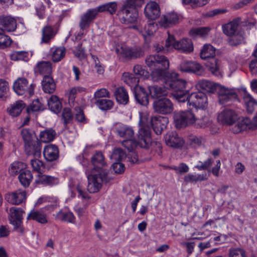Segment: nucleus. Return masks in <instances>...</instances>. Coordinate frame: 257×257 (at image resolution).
I'll return each mask as SVG.
<instances>
[{"mask_svg": "<svg viewBox=\"0 0 257 257\" xmlns=\"http://www.w3.org/2000/svg\"><path fill=\"white\" fill-rule=\"evenodd\" d=\"M36 72H38L41 75H50L52 72V65L49 61L39 62L35 67Z\"/></svg>", "mask_w": 257, "mask_h": 257, "instance_id": "obj_34", "label": "nucleus"}, {"mask_svg": "<svg viewBox=\"0 0 257 257\" xmlns=\"http://www.w3.org/2000/svg\"><path fill=\"white\" fill-rule=\"evenodd\" d=\"M244 95L243 99L245 104L246 110L248 113H252L257 106V101L255 100L250 94H249L245 89H243Z\"/></svg>", "mask_w": 257, "mask_h": 257, "instance_id": "obj_35", "label": "nucleus"}, {"mask_svg": "<svg viewBox=\"0 0 257 257\" xmlns=\"http://www.w3.org/2000/svg\"><path fill=\"white\" fill-rule=\"evenodd\" d=\"M35 182L37 185L53 186L58 184L59 180L57 177L46 175L43 174L42 172L36 176Z\"/></svg>", "mask_w": 257, "mask_h": 257, "instance_id": "obj_26", "label": "nucleus"}, {"mask_svg": "<svg viewBox=\"0 0 257 257\" xmlns=\"http://www.w3.org/2000/svg\"><path fill=\"white\" fill-rule=\"evenodd\" d=\"M213 161L211 158H208L204 163L200 162V164H198L195 166V168L198 170H208L211 167L213 163Z\"/></svg>", "mask_w": 257, "mask_h": 257, "instance_id": "obj_63", "label": "nucleus"}, {"mask_svg": "<svg viewBox=\"0 0 257 257\" xmlns=\"http://www.w3.org/2000/svg\"><path fill=\"white\" fill-rule=\"evenodd\" d=\"M206 67L213 74L216 76L220 75L219 64L218 60L215 58H211L208 59L206 63Z\"/></svg>", "mask_w": 257, "mask_h": 257, "instance_id": "obj_49", "label": "nucleus"}, {"mask_svg": "<svg viewBox=\"0 0 257 257\" xmlns=\"http://www.w3.org/2000/svg\"><path fill=\"white\" fill-rule=\"evenodd\" d=\"M126 158L125 153L120 148H117L113 150L111 155L110 158L116 162H120L123 159Z\"/></svg>", "mask_w": 257, "mask_h": 257, "instance_id": "obj_56", "label": "nucleus"}, {"mask_svg": "<svg viewBox=\"0 0 257 257\" xmlns=\"http://www.w3.org/2000/svg\"><path fill=\"white\" fill-rule=\"evenodd\" d=\"M145 63L151 69L162 66L165 68L169 67V62L167 58L157 54L147 56L145 59Z\"/></svg>", "mask_w": 257, "mask_h": 257, "instance_id": "obj_10", "label": "nucleus"}, {"mask_svg": "<svg viewBox=\"0 0 257 257\" xmlns=\"http://www.w3.org/2000/svg\"><path fill=\"white\" fill-rule=\"evenodd\" d=\"M9 89V83L5 79H0V98L4 99Z\"/></svg>", "mask_w": 257, "mask_h": 257, "instance_id": "obj_61", "label": "nucleus"}, {"mask_svg": "<svg viewBox=\"0 0 257 257\" xmlns=\"http://www.w3.org/2000/svg\"><path fill=\"white\" fill-rule=\"evenodd\" d=\"M95 103L99 109L105 111L111 109L113 106V102L106 99H98Z\"/></svg>", "mask_w": 257, "mask_h": 257, "instance_id": "obj_52", "label": "nucleus"}, {"mask_svg": "<svg viewBox=\"0 0 257 257\" xmlns=\"http://www.w3.org/2000/svg\"><path fill=\"white\" fill-rule=\"evenodd\" d=\"M217 119L221 123L227 125H231L240 121H239V114L235 110L230 108H225L221 111L218 114Z\"/></svg>", "mask_w": 257, "mask_h": 257, "instance_id": "obj_8", "label": "nucleus"}, {"mask_svg": "<svg viewBox=\"0 0 257 257\" xmlns=\"http://www.w3.org/2000/svg\"><path fill=\"white\" fill-rule=\"evenodd\" d=\"M49 108L55 113L60 112L62 108V104L57 96L53 95L48 99Z\"/></svg>", "mask_w": 257, "mask_h": 257, "instance_id": "obj_38", "label": "nucleus"}, {"mask_svg": "<svg viewBox=\"0 0 257 257\" xmlns=\"http://www.w3.org/2000/svg\"><path fill=\"white\" fill-rule=\"evenodd\" d=\"M116 101L123 104H126L128 102L127 92L123 87L117 88L114 92Z\"/></svg>", "mask_w": 257, "mask_h": 257, "instance_id": "obj_40", "label": "nucleus"}, {"mask_svg": "<svg viewBox=\"0 0 257 257\" xmlns=\"http://www.w3.org/2000/svg\"><path fill=\"white\" fill-rule=\"evenodd\" d=\"M26 165L21 162L15 161L10 165L9 168V173L11 175L16 176L26 170Z\"/></svg>", "mask_w": 257, "mask_h": 257, "instance_id": "obj_45", "label": "nucleus"}, {"mask_svg": "<svg viewBox=\"0 0 257 257\" xmlns=\"http://www.w3.org/2000/svg\"><path fill=\"white\" fill-rule=\"evenodd\" d=\"M255 129L257 128V113L251 121L247 117L244 118L241 121L239 122L232 128V132L234 134H237L239 132L245 130L247 128Z\"/></svg>", "mask_w": 257, "mask_h": 257, "instance_id": "obj_16", "label": "nucleus"}, {"mask_svg": "<svg viewBox=\"0 0 257 257\" xmlns=\"http://www.w3.org/2000/svg\"><path fill=\"white\" fill-rule=\"evenodd\" d=\"M140 113H145L147 115V125L148 126L150 134L151 135V126H152L154 131L157 135H160L162 131L166 128L167 124L169 121L168 118L165 116H154L151 118L150 120L149 119V114L147 112H140Z\"/></svg>", "mask_w": 257, "mask_h": 257, "instance_id": "obj_7", "label": "nucleus"}, {"mask_svg": "<svg viewBox=\"0 0 257 257\" xmlns=\"http://www.w3.org/2000/svg\"><path fill=\"white\" fill-rule=\"evenodd\" d=\"M92 164L93 165L92 169L98 170L106 165V163L104 160V157L101 151H96L95 153L92 156L91 158Z\"/></svg>", "mask_w": 257, "mask_h": 257, "instance_id": "obj_31", "label": "nucleus"}, {"mask_svg": "<svg viewBox=\"0 0 257 257\" xmlns=\"http://www.w3.org/2000/svg\"><path fill=\"white\" fill-rule=\"evenodd\" d=\"M189 73H193L196 75L201 76L204 73V69L202 65L195 61H191Z\"/></svg>", "mask_w": 257, "mask_h": 257, "instance_id": "obj_53", "label": "nucleus"}, {"mask_svg": "<svg viewBox=\"0 0 257 257\" xmlns=\"http://www.w3.org/2000/svg\"><path fill=\"white\" fill-rule=\"evenodd\" d=\"M195 87L199 91L202 90L212 93L219 88V85L208 80L201 79L196 82Z\"/></svg>", "mask_w": 257, "mask_h": 257, "instance_id": "obj_22", "label": "nucleus"}, {"mask_svg": "<svg viewBox=\"0 0 257 257\" xmlns=\"http://www.w3.org/2000/svg\"><path fill=\"white\" fill-rule=\"evenodd\" d=\"M148 89L152 98L160 99V97H164L167 94V89L157 85L149 86Z\"/></svg>", "mask_w": 257, "mask_h": 257, "instance_id": "obj_33", "label": "nucleus"}, {"mask_svg": "<svg viewBox=\"0 0 257 257\" xmlns=\"http://www.w3.org/2000/svg\"><path fill=\"white\" fill-rule=\"evenodd\" d=\"M62 117L65 125L69 123L73 118L71 109L69 108H65L63 110Z\"/></svg>", "mask_w": 257, "mask_h": 257, "instance_id": "obj_60", "label": "nucleus"}, {"mask_svg": "<svg viewBox=\"0 0 257 257\" xmlns=\"http://www.w3.org/2000/svg\"><path fill=\"white\" fill-rule=\"evenodd\" d=\"M24 213V211L20 208L13 207L10 209V222L14 226L15 229L21 232L23 231L21 225Z\"/></svg>", "mask_w": 257, "mask_h": 257, "instance_id": "obj_14", "label": "nucleus"}, {"mask_svg": "<svg viewBox=\"0 0 257 257\" xmlns=\"http://www.w3.org/2000/svg\"><path fill=\"white\" fill-rule=\"evenodd\" d=\"M210 30V29L209 27L197 28L191 30L190 31V35L193 37H195L197 36L205 37L208 35Z\"/></svg>", "mask_w": 257, "mask_h": 257, "instance_id": "obj_55", "label": "nucleus"}, {"mask_svg": "<svg viewBox=\"0 0 257 257\" xmlns=\"http://www.w3.org/2000/svg\"><path fill=\"white\" fill-rule=\"evenodd\" d=\"M54 216L57 220L71 224L76 223V218L74 214L70 211L60 210Z\"/></svg>", "mask_w": 257, "mask_h": 257, "instance_id": "obj_28", "label": "nucleus"}, {"mask_svg": "<svg viewBox=\"0 0 257 257\" xmlns=\"http://www.w3.org/2000/svg\"><path fill=\"white\" fill-rule=\"evenodd\" d=\"M95 10L98 13L108 12L111 15L114 14L117 10V4L115 2H110L100 6L96 8Z\"/></svg>", "mask_w": 257, "mask_h": 257, "instance_id": "obj_48", "label": "nucleus"}, {"mask_svg": "<svg viewBox=\"0 0 257 257\" xmlns=\"http://www.w3.org/2000/svg\"><path fill=\"white\" fill-rule=\"evenodd\" d=\"M0 29L7 32H13L17 28L16 20L9 16L0 17Z\"/></svg>", "mask_w": 257, "mask_h": 257, "instance_id": "obj_27", "label": "nucleus"}, {"mask_svg": "<svg viewBox=\"0 0 257 257\" xmlns=\"http://www.w3.org/2000/svg\"><path fill=\"white\" fill-rule=\"evenodd\" d=\"M147 115L145 113L140 114L139 124L140 128L137 135V140L131 138L126 139L122 141V145L129 152H133L138 146L142 148L148 149L152 143V138L149 128L147 125Z\"/></svg>", "mask_w": 257, "mask_h": 257, "instance_id": "obj_1", "label": "nucleus"}, {"mask_svg": "<svg viewBox=\"0 0 257 257\" xmlns=\"http://www.w3.org/2000/svg\"><path fill=\"white\" fill-rule=\"evenodd\" d=\"M56 136L55 131L52 128L46 129L40 134L41 141L44 143H48L52 141Z\"/></svg>", "mask_w": 257, "mask_h": 257, "instance_id": "obj_50", "label": "nucleus"}, {"mask_svg": "<svg viewBox=\"0 0 257 257\" xmlns=\"http://www.w3.org/2000/svg\"><path fill=\"white\" fill-rule=\"evenodd\" d=\"M168 68H165L164 66L153 69L151 76L153 81H158L163 80L164 82L165 79L169 76V74L166 75V70Z\"/></svg>", "mask_w": 257, "mask_h": 257, "instance_id": "obj_37", "label": "nucleus"}, {"mask_svg": "<svg viewBox=\"0 0 257 257\" xmlns=\"http://www.w3.org/2000/svg\"><path fill=\"white\" fill-rule=\"evenodd\" d=\"M117 135L121 138L126 139L132 138L134 135L133 128L126 125H119L116 128Z\"/></svg>", "mask_w": 257, "mask_h": 257, "instance_id": "obj_41", "label": "nucleus"}, {"mask_svg": "<svg viewBox=\"0 0 257 257\" xmlns=\"http://www.w3.org/2000/svg\"><path fill=\"white\" fill-rule=\"evenodd\" d=\"M122 80L128 86L134 87V90L136 87L140 86L138 85L139 82V77L135 76L133 74L124 72L122 76Z\"/></svg>", "mask_w": 257, "mask_h": 257, "instance_id": "obj_39", "label": "nucleus"}, {"mask_svg": "<svg viewBox=\"0 0 257 257\" xmlns=\"http://www.w3.org/2000/svg\"><path fill=\"white\" fill-rule=\"evenodd\" d=\"M25 106L26 104L22 100H19L12 104L11 107L8 108V111L12 116H17L21 113Z\"/></svg>", "mask_w": 257, "mask_h": 257, "instance_id": "obj_43", "label": "nucleus"}, {"mask_svg": "<svg viewBox=\"0 0 257 257\" xmlns=\"http://www.w3.org/2000/svg\"><path fill=\"white\" fill-rule=\"evenodd\" d=\"M18 178L22 185L27 188L30 186L32 181L33 175L30 170L26 169L21 172Z\"/></svg>", "mask_w": 257, "mask_h": 257, "instance_id": "obj_42", "label": "nucleus"}, {"mask_svg": "<svg viewBox=\"0 0 257 257\" xmlns=\"http://www.w3.org/2000/svg\"><path fill=\"white\" fill-rule=\"evenodd\" d=\"M97 11L95 9L88 10L86 13L83 15L80 19L79 26L81 31L88 28L90 24L96 18L97 15Z\"/></svg>", "mask_w": 257, "mask_h": 257, "instance_id": "obj_17", "label": "nucleus"}, {"mask_svg": "<svg viewBox=\"0 0 257 257\" xmlns=\"http://www.w3.org/2000/svg\"><path fill=\"white\" fill-rule=\"evenodd\" d=\"M43 91L47 93H53L56 89V84L50 75H45L42 82Z\"/></svg>", "mask_w": 257, "mask_h": 257, "instance_id": "obj_32", "label": "nucleus"}, {"mask_svg": "<svg viewBox=\"0 0 257 257\" xmlns=\"http://www.w3.org/2000/svg\"><path fill=\"white\" fill-rule=\"evenodd\" d=\"M217 90L218 102L220 104H226L237 98V95L233 89H229L219 85Z\"/></svg>", "mask_w": 257, "mask_h": 257, "instance_id": "obj_15", "label": "nucleus"}, {"mask_svg": "<svg viewBox=\"0 0 257 257\" xmlns=\"http://www.w3.org/2000/svg\"><path fill=\"white\" fill-rule=\"evenodd\" d=\"M153 107L155 112L162 114H170L174 109L173 103L166 97L155 100Z\"/></svg>", "mask_w": 257, "mask_h": 257, "instance_id": "obj_9", "label": "nucleus"}, {"mask_svg": "<svg viewBox=\"0 0 257 257\" xmlns=\"http://www.w3.org/2000/svg\"><path fill=\"white\" fill-rule=\"evenodd\" d=\"M215 49L210 44L204 45L200 52L201 59H210L211 58H214Z\"/></svg>", "mask_w": 257, "mask_h": 257, "instance_id": "obj_46", "label": "nucleus"}, {"mask_svg": "<svg viewBox=\"0 0 257 257\" xmlns=\"http://www.w3.org/2000/svg\"><path fill=\"white\" fill-rule=\"evenodd\" d=\"M116 51L119 57L125 60H131L141 58L144 56L145 51L140 46L133 47H121L117 48Z\"/></svg>", "mask_w": 257, "mask_h": 257, "instance_id": "obj_6", "label": "nucleus"}, {"mask_svg": "<svg viewBox=\"0 0 257 257\" xmlns=\"http://www.w3.org/2000/svg\"><path fill=\"white\" fill-rule=\"evenodd\" d=\"M187 103L196 108H204L207 105V97L206 95L200 91L192 93L187 95Z\"/></svg>", "mask_w": 257, "mask_h": 257, "instance_id": "obj_11", "label": "nucleus"}, {"mask_svg": "<svg viewBox=\"0 0 257 257\" xmlns=\"http://www.w3.org/2000/svg\"><path fill=\"white\" fill-rule=\"evenodd\" d=\"M56 32L53 28L50 26H46L42 30V43H49L54 37Z\"/></svg>", "mask_w": 257, "mask_h": 257, "instance_id": "obj_44", "label": "nucleus"}, {"mask_svg": "<svg viewBox=\"0 0 257 257\" xmlns=\"http://www.w3.org/2000/svg\"><path fill=\"white\" fill-rule=\"evenodd\" d=\"M179 16L175 12H170L164 15L160 20V25L167 28L177 24L179 22Z\"/></svg>", "mask_w": 257, "mask_h": 257, "instance_id": "obj_23", "label": "nucleus"}, {"mask_svg": "<svg viewBox=\"0 0 257 257\" xmlns=\"http://www.w3.org/2000/svg\"><path fill=\"white\" fill-rule=\"evenodd\" d=\"M240 20V18H238L223 26L222 29L223 33L229 37L234 34L237 30Z\"/></svg>", "mask_w": 257, "mask_h": 257, "instance_id": "obj_36", "label": "nucleus"}, {"mask_svg": "<svg viewBox=\"0 0 257 257\" xmlns=\"http://www.w3.org/2000/svg\"><path fill=\"white\" fill-rule=\"evenodd\" d=\"M244 39V33L239 32L229 37L228 38V43L231 46H236L241 44L243 41Z\"/></svg>", "mask_w": 257, "mask_h": 257, "instance_id": "obj_51", "label": "nucleus"}, {"mask_svg": "<svg viewBox=\"0 0 257 257\" xmlns=\"http://www.w3.org/2000/svg\"><path fill=\"white\" fill-rule=\"evenodd\" d=\"M173 118L175 125L177 128H181L192 125L196 120L195 115L191 110L175 112Z\"/></svg>", "mask_w": 257, "mask_h": 257, "instance_id": "obj_5", "label": "nucleus"}, {"mask_svg": "<svg viewBox=\"0 0 257 257\" xmlns=\"http://www.w3.org/2000/svg\"><path fill=\"white\" fill-rule=\"evenodd\" d=\"M43 155L48 161L56 160L59 158V150L57 146L53 144L48 145L44 149Z\"/></svg>", "mask_w": 257, "mask_h": 257, "instance_id": "obj_25", "label": "nucleus"}, {"mask_svg": "<svg viewBox=\"0 0 257 257\" xmlns=\"http://www.w3.org/2000/svg\"><path fill=\"white\" fill-rule=\"evenodd\" d=\"M21 135L24 142V145L31 143L36 140H38L35 132L28 128L22 129Z\"/></svg>", "mask_w": 257, "mask_h": 257, "instance_id": "obj_47", "label": "nucleus"}, {"mask_svg": "<svg viewBox=\"0 0 257 257\" xmlns=\"http://www.w3.org/2000/svg\"><path fill=\"white\" fill-rule=\"evenodd\" d=\"M5 199L11 204L19 205L26 199V192L24 190H18L7 194L5 196Z\"/></svg>", "mask_w": 257, "mask_h": 257, "instance_id": "obj_21", "label": "nucleus"}, {"mask_svg": "<svg viewBox=\"0 0 257 257\" xmlns=\"http://www.w3.org/2000/svg\"><path fill=\"white\" fill-rule=\"evenodd\" d=\"M144 13L148 19L156 20L160 16V7L156 2H151L146 6Z\"/></svg>", "mask_w": 257, "mask_h": 257, "instance_id": "obj_20", "label": "nucleus"}, {"mask_svg": "<svg viewBox=\"0 0 257 257\" xmlns=\"http://www.w3.org/2000/svg\"><path fill=\"white\" fill-rule=\"evenodd\" d=\"M205 175H193L188 174L184 177V181L186 182L193 183L198 181H204L206 179Z\"/></svg>", "mask_w": 257, "mask_h": 257, "instance_id": "obj_57", "label": "nucleus"}, {"mask_svg": "<svg viewBox=\"0 0 257 257\" xmlns=\"http://www.w3.org/2000/svg\"><path fill=\"white\" fill-rule=\"evenodd\" d=\"M31 165L33 170L39 173V174L43 172L45 169L43 162L39 159H32L31 160Z\"/></svg>", "mask_w": 257, "mask_h": 257, "instance_id": "obj_58", "label": "nucleus"}, {"mask_svg": "<svg viewBox=\"0 0 257 257\" xmlns=\"http://www.w3.org/2000/svg\"><path fill=\"white\" fill-rule=\"evenodd\" d=\"M173 47L182 53H190L193 51V45L191 39H182L180 41H176L173 36L169 35L166 40L165 46L169 48Z\"/></svg>", "mask_w": 257, "mask_h": 257, "instance_id": "obj_4", "label": "nucleus"}, {"mask_svg": "<svg viewBox=\"0 0 257 257\" xmlns=\"http://www.w3.org/2000/svg\"><path fill=\"white\" fill-rule=\"evenodd\" d=\"M121 12L123 15L122 19L125 24L133 23L137 21L138 13L137 9L133 8V7L123 5Z\"/></svg>", "mask_w": 257, "mask_h": 257, "instance_id": "obj_18", "label": "nucleus"}, {"mask_svg": "<svg viewBox=\"0 0 257 257\" xmlns=\"http://www.w3.org/2000/svg\"><path fill=\"white\" fill-rule=\"evenodd\" d=\"M12 42L11 38L0 33V48H4L9 46Z\"/></svg>", "mask_w": 257, "mask_h": 257, "instance_id": "obj_62", "label": "nucleus"}, {"mask_svg": "<svg viewBox=\"0 0 257 257\" xmlns=\"http://www.w3.org/2000/svg\"><path fill=\"white\" fill-rule=\"evenodd\" d=\"M28 220H33L41 224L47 223L46 213L43 210H32L27 216Z\"/></svg>", "mask_w": 257, "mask_h": 257, "instance_id": "obj_30", "label": "nucleus"}, {"mask_svg": "<svg viewBox=\"0 0 257 257\" xmlns=\"http://www.w3.org/2000/svg\"><path fill=\"white\" fill-rule=\"evenodd\" d=\"M165 143L169 147L179 148L184 144L183 140L174 132L168 133L165 137Z\"/></svg>", "mask_w": 257, "mask_h": 257, "instance_id": "obj_24", "label": "nucleus"}, {"mask_svg": "<svg viewBox=\"0 0 257 257\" xmlns=\"http://www.w3.org/2000/svg\"><path fill=\"white\" fill-rule=\"evenodd\" d=\"M66 49L64 47L57 48L53 51L52 59L54 62H58L63 58L65 55Z\"/></svg>", "mask_w": 257, "mask_h": 257, "instance_id": "obj_54", "label": "nucleus"}, {"mask_svg": "<svg viewBox=\"0 0 257 257\" xmlns=\"http://www.w3.org/2000/svg\"><path fill=\"white\" fill-rule=\"evenodd\" d=\"M134 95L136 101L142 105L146 106L149 103V96L145 89L141 86L136 87Z\"/></svg>", "mask_w": 257, "mask_h": 257, "instance_id": "obj_29", "label": "nucleus"}, {"mask_svg": "<svg viewBox=\"0 0 257 257\" xmlns=\"http://www.w3.org/2000/svg\"><path fill=\"white\" fill-rule=\"evenodd\" d=\"M25 152L27 156H32L35 158H40L41 155V142L38 139L24 145Z\"/></svg>", "mask_w": 257, "mask_h": 257, "instance_id": "obj_19", "label": "nucleus"}, {"mask_svg": "<svg viewBox=\"0 0 257 257\" xmlns=\"http://www.w3.org/2000/svg\"><path fill=\"white\" fill-rule=\"evenodd\" d=\"M178 74L176 73L169 74L164 82V87L167 89L173 91V97L180 102H184L187 99L189 91L187 89V82L182 79L177 77Z\"/></svg>", "mask_w": 257, "mask_h": 257, "instance_id": "obj_2", "label": "nucleus"}, {"mask_svg": "<svg viewBox=\"0 0 257 257\" xmlns=\"http://www.w3.org/2000/svg\"><path fill=\"white\" fill-rule=\"evenodd\" d=\"M75 56L81 60L86 58L84 49L82 47V44H79L74 50Z\"/></svg>", "mask_w": 257, "mask_h": 257, "instance_id": "obj_64", "label": "nucleus"}, {"mask_svg": "<svg viewBox=\"0 0 257 257\" xmlns=\"http://www.w3.org/2000/svg\"><path fill=\"white\" fill-rule=\"evenodd\" d=\"M35 85L28 84V80L25 78H19L14 83L13 89L15 92L19 95L28 93L31 96L34 94Z\"/></svg>", "mask_w": 257, "mask_h": 257, "instance_id": "obj_12", "label": "nucleus"}, {"mask_svg": "<svg viewBox=\"0 0 257 257\" xmlns=\"http://www.w3.org/2000/svg\"><path fill=\"white\" fill-rule=\"evenodd\" d=\"M134 72L137 77L142 76L145 78H148L149 73L144 67L140 65H136L134 67Z\"/></svg>", "mask_w": 257, "mask_h": 257, "instance_id": "obj_59", "label": "nucleus"}, {"mask_svg": "<svg viewBox=\"0 0 257 257\" xmlns=\"http://www.w3.org/2000/svg\"><path fill=\"white\" fill-rule=\"evenodd\" d=\"M108 171L106 169L98 170L95 169H87L86 174L88 179L87 190L90 193L97 192L101 188L103 182H107Z\"/></svg>", "mask_w": 257, "mask_h": 257, "instance_id": "obj_3", "label": "nucleus"}, {"mask_svg": "<svg viewBox=\"0 0 257 257\" xmlns=\"http://www.w3.org/2000/svg\"><path fill=\"white\" fill-rule=\"evenodd\" d=\"M143 36L145 41L146 43L150 42L149 37L152 36L157 30V25L154 23L150 22L148 24L144 22L140 23L139 25L134 27Z\"/></svg>", "mask_w": 257, "mask_h": 257, "instance_id": "obj_13", "label": "nucleus"}]
</instances>
